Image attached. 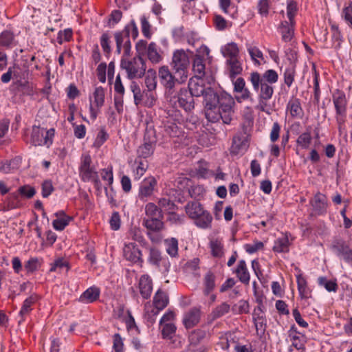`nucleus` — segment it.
<instances>
[{
	"instance_id": "nucleus-36",
	"label": "nucleus",
	"mask_w": 352,
	"mask_h": 352,
	"mask_svg": "<svg viewBox=\"0 0 352 352\" xmlns=\"http://www.w3.org/2000/svg\"><path fill=\"white\" fill-rule=\"evenodd\" d=\"M247 148V143L243 137L236 135L233 138L232 144L231 146V153L234 155H238L245 151Z\"/></svg>"
},
{
	"instance_id": "nucleus-53",
	"label": "nucleus",
	"mask_w": 352,
	"mask_h": 352,
	"mask_svg": "<svg viewBox=\"0 0 352 352\" xmlns=\"http://www.w3.org/2000/svg\"><path fill=\"white\" fill-rule=\"evenodd\" d=\"M109 137V135L106 131L105 128L104 126L101 127L97 134L93 146L97 148H100L108 140Z\"/></svg>"
},
{
	"instance_id": "nucleus-63",
	"label": "nucleus",
	"mask_w": 352,
	"mask_h": 352,
	"mask_svg": "<svg viewBox=\"0 0 352 352\" xmlns=\"http://www.w3.org/2000/svg\"><path fill=\"white\" fill-rule=\"evenodd\" d=\"M41 189L43 197H48L54 190L52 181L49 179L45 180L41 184Z\"/></svg>"
},
{
	"instance_id": "nucleus-34",
	"label": "nucleus",
	"mask_w": 352,
	"mask_h": 352,
	"mask_svg": "<svg viewBox=\"0 0 352 352\" xmlns=\"http://www.w3.org/2000/svg\"><path fill=\"white\" fill-rule=\"evenodd\" d=\"M146 54L148 60L152 63L157 64L162 60V56L160 54V49L154 42H151L148 44Z\"/></svg>"
},
{
	"instance_id": "nucleus-59",
	"label": "nucleus",
	"mask_w": 352,
	"mask_h": 352,
	"mask_svg": "<svg viewBox=\"0 0 352 352\" xmlns=\"http://www.w3.org/2000/svg\"><path fill=\"white\" fill-rule=\"evenodd\" d=\"M110 38L111 36L107 32L103 33L100 36L101 47L103 52L107 54H109L111 52V47L110 45Z\"/></svg>"
},
{
	"instance_id": "nucleus-22",
	"label": "nucleus",
	"mask_w": 352,
	"mask_h": 352,
	"mask_svg": "<svg viewBox=\"0 0 352 352\" xmlns=\"http://www.w3.org/2000/svg\"><path fill=\"white\" fill-rule=\"evenodd\" d=\"M16 44V36L12 31L4 30L0 33V47L10 50Z\"/></svg>"
},
{
	"instance_id": "nucleus-54",
	"label": "nucleus",
	"mask_w": 352,
	"mask_h": 352,
	"mask_svg": "<svg viewBox=\"0 0 352 352\" xmlns=\"http://www.w3.org/2000/svg\"><path fill=\"white\" fill-rule=\"evenodd\" d=\"M157 100V95L155 91L144 90L143 102L146 107H152Z\"/></svg>"
},
{
	"instance_id": "nucleus-55",
	"label": "nucleus",
	"mask_w": 352,
	"mask_h": 352,
	"mask_svg": "<svg viewBox=\"0 0 352 352\" xmlns=\"http://www.w3.org/2000/svg\"><path fill=\"white\" fill-rule=\"evenodd\" d=\"M41 266L40 260L36 257H32L24 264V267L28 273H33Z\"/></svg>"
},
{
	"instance_id": "nucleus-32",
	"label": "nucleus",
	"mask_w": 352,
	"mask_h": 352,
	"mask_svg": "<svg viewBox=\"0 0 352 352\" xmlns=\"http://www.w3.org/2000/svg\"><path fill=\"white\" fill-rule=\"evenodd\" d=\"M226 63L229 72V76L231 79L235 78L243 71L242 64L239 58L226 60Z\"/></svg>"
},
{
	"instance_id": "nucleus-46",
	"label": "nucleus",
	"mask_w": 352,
	"mask_h": 352,
	"mask_svg": "<svg viewBox=\"0 0 352 352\" xmlns=\"http://www.w3.org/2000/svg\"><path fill=\"white\" fill-rule=\"evenodd\" d=\"M209 247L211 250V254L214 257L219 258L223 256V245L220 240L217 239L210 240Z\"/></svg>"
},
{
	"instance_id": "nucleus-15",
	"label": "nucleus",
	"mask_w": 352,
	"mask_h": 352,
	"mask_svg": "<svg viewBox=\"0 0 352 352\" xmlns=\"http://www.w3.org/2000/svg\"><path fill=\"white\" fill-rule=\"evenodd\" d=\"M333 102L336 109V115H346L348 101L345 94L340 90H336L332 96Z\"/></svg>"
},
{
	"instance_id": "nucleus-19",
	"label": "nucleus",
	"mask_w": 352,
	"mask_h": 352,
	"mask_svg": "<svg viewBox=\"0 0 352 352\" xmlns=\"http://www.w3.org/2000/svg\"><path fill=\"white\" fill-rule=\"evenodd\" d=\"M200 318V309L192 307L184 314L183 318L184 325L186 329H191L199 322Z\"/></svg>"
},
{
	"instance_id": "nucleus-5",
	"label": "nucleus",
	"mask_w": 352,
	"mask_h": 352,
	"mask_svg": "<svg viewBox=\"0 0 352 352\" xmlns=\"http://www.w3.org/2000/svg\"><path fill=\"white\" fill-rule=\"evenodd\" d=\"M190 60L184 50H177L173 52L171 67L176 76L179 77L180 83L186 81L188 74Z\"/></svg>"
},
{
	"instance_id": "nucleus-13",
	"label": "nucleus",
	"mask_w": 352,
	"mask_h": 352,
	"mask_svg": "<svg viewBox=\"0 0 352 352\" xmlns=\"http://www.w3.org/2000/svg\"><path fill=\"white\" fill-rule=\"evenodd\" d=\"M188 89V91L194 97H200L202 96L204 102L206 92L208 90L212 89L213 88L206 87L204 80L201 77L193 76L189 80Z\"/></svg>"
},
{
	"instance_id": "nucleus-23",
	"label": "nucleus",
	"mask_w": 352,
	"mask_h": 352,
	"mask_svg": "<svg viewBox=\"0 0 352 352\" xmlns=\"http://www.w3.org/2000/svg\"><path fill=\"white\" fill-rule=\"evenodd\" d=\"M100 295V289L96 286H91L87 288L80 296L79 302L84 304H89L96 301Z\"/></svg>"
},
{
	"instance_id": "nucleus-50",
	"label": "nucleus",
	"mask_w": 352,
	"mask_h": 352,
	"mask_svg": "<svg viewBox=\"0 0 352 352\" xmlns=\"http://www.w3.org/2000/svg\"><path fill=\"white\" fill-rule=\"evenodd\" d=\"M157 203L162 211L164 210L168 213L170 212L172 210H175L177 208V206L175 205V204L169 198H160L158 200Z\"/></svg>"
},
{
	"instance_id": "nucleus-30",
	"label": "nucleus",
	"mask_w": 352,
	"mask_h": 352,
	"mask_svg": "<svg viewBox=\"0 0 352 352\" xmlns=\"http://www.w3.org/2000/svg\"><path fill=\"white\" fill-rule=\"evenodd\" d=\"M221 52L226 60L239 58V50L236 43L231 42L223 46Z\"/></svg>"
},
{
	"instance_id": "nucleus-7",
	"label": "nucleus",
	"mask_w": 352,
	"mask_h": 352,
	"mask_svg": "<svg viewBox=\"0 0 352 352\" xmlns=\"http://www.w3.org/2000/svg\"><path fill=\"white\" fill-rule=\"evenodd\" d=\"M55 130L46 129L39 126H33L30 135V143L34 146H46L49 148L53 143Z\"/></svg>"
},
{
	"instance_id": "nucleus-10",
	"label": "nucleus",
	"mask_w": 352,
	"mask_h": 352,
	"mask_svg": "<svg viewBox=\"0 0 352 352\" xmlns=\"http://www.w3.org/2000/svg\"><path fill=\"white\" fill-rule=\"evenodd\" d=\"M248 80L250 81L253 89H257L261 82H265L268 84H275L278 82V74L276 71L270 69L266 70L263 74H260L258 72H253L250 74Z\"/></svg>"
},
{
	"instance_id": "nucleus-9",
	"label": "nucleus",
	"mask_w": 352,
	"mask_h": 352,
	"mask_svg": "<svg viewBox=\"0 0 352 352\" xmlns=\"http://www.w3.org/2000/svg\"><path fill=\"white\" fill-rule=\"evenodd\" d=\"M159 78L161 85L165 88L166 98L170 94H173V89L176 83H180L179 77L174 76L168 66L164 65L159 68Z\"/></svg>"
},
{
	"instance_id": "nucleus-24",
	"label": "nucleus",
	"mask_w": 352,
	"mask_h": 352,
	"mask_svg": "<svg viewBox=\"0 0 352 352\" xmlns=\"http://www.w3.org/2000/svg\"><path fill=\"white\" fill-rule=\"evenodd\" d=\"M40 297L38 295L32 294L23 301L19 314L21 317L19 323L25 320V317L32 311V306L38 301Z\"/></svg>"
},
{
	"instance_id": "nucleus-8",
	"label": "nucleus",
	"mask_w": 352,
	"mask_h": 352,
	"mask_svg": "<svg viewBox=\"0 0 352 352\" xmlns=\"http://www.w3.org/2000/svg\"><path fill=\"white\" fill-rule=\"evenodd\" d=\"M330 250L338 258L344 260L347 263H352V249L349 242L340 237L334 238L329 246Z\"/></svg>"
},
{
	"instance_id": "nucleus-12",
	"label": "nucleus",
	"mask_w": 352,
	"mask_h": 352,
	"mask_svg": "<svg viewBox=\"0 0 352 352\" xmlns=\"http://www.w3.org/2000/svg\"><path fill=\"white\" fill-rule=\"evenodd\" d=\"M258 93V108L261 111H265L267 102L272 98L274 92L273 85L261 82L257 89H253Z\"/></svg>"
},
{
	"instance_id": "nucleus-47",
	"label": "nucleus",
	"mask_w": 352,
	"mask_h": 352,
	"mask_svg": "<svg viewBox=\"0 0 352 352\" xmlns=\"http://www.w3.org/2000/svg\"><path fill=\"white\" fill-rule=\"evenodd\" d=\"M135 162L138 165L135 169L134 170V179L138 180L145 173L148 168V164L146 160H143L139 158H137Z\"/></svg>"
},
{
	"instance_id": "nucleus-18",
	"label": "nucleus",
	"mask_w": 352,
	"mask_h": 352,
	"mask_svg": "<svg viewBox=\"0 0 352 352\" xmlns=\"http://www.w3.org/2000/svg\"><path fill=\"white\" fill-rule=\"evenodd\" d=\"M138 288L140 295L144 299H148L153 291V280L148 274L140 276L138 282Z\"/></svg>"
},
{
	"instance_id": "nucleus-39",
	"label": "nucleus",
	"mask_w": 352,
	"mask_h": 352,
	"mask_svg": "<svg viewBox=\"0 0 352 352\" xmlns=\"http://www.w3.org/2000/svg\"><path fill=\"white\" fill-rule=\"evenodd\" d=\"M289 239L287 236H283L277 239L274 241L273 246V250L278 253L287 252H289Z\"/></svg>"
},
{
	"instance_id": "nucleus-29",
	"label": "nucleus",
	"mask_w": 352,
	"mask_h": 352,
	"mask_svg": "<svg viewBox=\"0 0 352 352\" xmlns=\"http://www.w3.org/2000/svg\"><path fill=\"white\" fill-rule=\"evenodd\" d=\"M144 144L139 146L137 150L138 158H147L153 153L155 140H146V135L144 138Z\"/></svg>"
},
{
	"instance_id": "nucleus-11",
	"label": "nucleus",
	"mask_w": 352,
	"mask_h": 352,
	"mask_svg": "<svg viewBox=\"0 0 352 352\" xmlns=\"http://www.w3.org/2000/svg\"><path fill=\"white\" fill-rule=\"evenodd\" d=\"M157 185V179L153 177L149 176L144 178L140 183L138 197L139 199L145 202L153 195Z\"/></svg>"
},
{
	"instance_id": "nucleus-40",
	"label": "nucleus",
	"mask_w": 352,
	"mask_h": 352,
	"mask_svg": "<svg viewBox=\"0 0 352 352\" xmlns=\"http://www.w3.org/2000/svg\"><path fill=\"white\" fill-rule=\"evenodd\" d=\"M145 214L148 217V218L163 217L162 210L160 208L159 206H157V205L152 202H149L146 204Z\"/></svg>"
},
{
	"instance_id": "nucleus-52",
	"label": "nucleus",
	"mask_w": 352,
	"mask_h": 352,
	"mask_svg": "<svg viewBox=\"0 0 352 352\" xmlns=\"http://www.w3.org/2000/svg\"><path fill=\"white\" fill-rule=\"evenodd\" d=\"M176 326L171 322L162 324V335L164 339H171L176 332Z\"/></svg>"
},
{
	"instance_id": "nucleus-38",
	"label": "nucleus",
	"mask_w": 352,
	"mask_h": 352,
	"mask_svg": "<svg viewBox=\"0 0 352 352\" xmlns=\"http://www.w3.org/2000/svg\"><path fill=\"white\" fill-rule=\"evenodd\" d=\"M166 252L171 257L178 256V241L176 238L172 237L164 240Z\"/></svg>"
},
{
	"instance_id": "nucleus-20",
	"label": "nucleus",
	"mask_w": 352,
	"mask_h": 352,
	"mask_svg": "<svg viewBox=\"0 0 352 352\" xmlns=\"http://www.w3.org/2000/svg\"><path fill=\"white\" fill-rule=\"evenodd\" d=\"M286 111L293 118H302L304 115L300 99L294 97L288 101Z\"/></svg>"
},
{
	"instance_id": "nucleus-26",
	"label": "nucleus",
	"mask_w": 352,
	"mask_h": 352,
	"mask_svg": "<svg viewBox=\"0 0 352 352\" xmlns=\"http://www.w3.org/2000/svg\"><path fill=\"white\" fill-rule=\"evenodd\" d=\"M313 210L317 214H324L327 210V197L324 195L318 192L315 195L314 199L311 201Z\"/></svg>"
},
{
	"instance_id": "nucleus-6",
	"label": "nucleus",
	"mask_w": 352,
	"mask_h": 352,
	"mask_svg": "<svg viewBox=\"0 0 352 352\" xmlns=\"http://www.w3.org/2000/svg\"><path fill=\"white\" fill-rule=\"evenodd\" d=\"M79 176L85 182H93L99 186L100 181L96 167L92 165V160L89 154H83L80 157Z\"/></svg>"
},
{
	"instance_id": "nucleus-62",
	"label": "nucleus",
	"mask_w": 352,
	"mask_h": 352,
	"mask_svg": "<svg viewBox=\"0 0 352 352\" xmlns=\"http://www.w3.org/2000/svg\"><path fill=\"white\" fill-rule=\"evenodd\" d=\"M257 8L258 14L263 17H266L269 14L270 0H259Z\"/></svg>"
},
{
	"instance_id": "nucleus-33",
	"label": "nucleus",
	"mask_w": 352,
	"mask_h": 352,
	"mask_svg": "<svg viewBox=\"0 0 352 352\" xmlns=\"http://www.w3.org/2000/svg\"><path fill=\"white\" fill-rule=\"evenodd\" d=\"M216 276L211 272H208L203 278V293L204 296H209L216 287Z\"/></svg>"
},
{
	"instance_id": "nucleus-64",
	"label": "nucleus",
	"mask_w": 352,
	"mask_h": 352,
	"mask_svg": "<svg viewBox=\"0 0 352 352\" xmlns=\"http://www.w3.org/2000/svg\"><path fill=\"white\" fill-rule=\"evenodd\" d=\"M141 21V30L143 35L147 38H150L151 37V25L149 22L148 21L146 17L145 16H142L140 18Z\"/></svg>"
},
{
	"instance_id": "nucleus-48",
	"label": "nucleus",
	"mask_w": 352,
	"mask_h": 352,
	"mask_svg": "<svg viewBox=\"0 0 352 352\" xmlns=\"http://www.w3.org/2000/svg\"><path fill=\"white\" fill-rule=\"evenodd\" d=\"M318 283L320 286L324 287L329 292H334L338 290V285L336 281L328 280L324 276H320L318 278Z\"/></svg>"
},
{
	"instance_id": "nucleus-1",
	"label": "nucleus",
	"mask_w": 352,
	"mask_h": 352,
	"mask_svg": "<svg viewBox=\"0 0 352 352\" xmlns=\"http://www.w3.org/2000/svg\"><path fill=\"white\" fill-rule=\"evenodd\" d=\"M206 118L211 122L222 120L229 124L234 113V100L224 91L209 89L205 96L204 102Z\"/></svg>"
},
{
	"instance_id": "nucleus-2",
	"label": "nucleus",
	"mask_w": 352,
	"mask_h": 352,
	"mask_svg": "<svg viewBox=\"0 0 352 352\" xmlns=\"http://www.w3.org/2000/svg\"><path fill=\"white\" fill-rule=\"evenodd\" d=\"M168 104L175 109L174 120H179L181 114L177 108H182L186 112H190L195 109L194 96L186 88H182L177 94H170L166 97Z\"/></svg>"
},
{
	"instance_id": "nucleus-4",
	"label": "nucleus",
	"mask_w": 352,
	"mask_h": 352,
	"mask_svg": "<svg viewBox=\"0 0 352 352\" xmlns=\"http://www.w3.org/2000/svg\"><path fill=\"white\" fill-rule=\"evenodd\" d=\"M120 67L124 69L129 79L141 78L146 70L145 60L141 56H135L131 59L122 58Z\"/></svg>"
},
{
	"instance_id": "nucleus-57",
	"label": "nucleus",
	"mask_w": 352,
	"mask_h": 352,
	"mask_svg": "<svg viewBox=\"0 0 352 352\" xmlns=\"http://www.w3.org/2000/svg\"><path fill=\"white\" fill-rule=\"evenodd\" d=\"M127 34L126 31L122 30L115 33V39L116 43V52L120 54L123 47V45L126 38Z\"/></svg>"
},
{
	"instance_id": "nucleus-56",
	"label": "nucleus",
	"mask_w": 352,
	"mask_h": 352,
	"mask_svg": "<svg viewBox=\"0 0 352 352\" xmlns=\"http://www.w3.org/2000/svg\"><path fill=\"white\" fill-rule=\"evenodd\" d=\"M94 103L98 108L103 106L104 102V90L102 87H98L95 89L94 92Z\"/></svg>"
},
{
	"instance_id": "nucleus-49",
	"label": "nucleus",
	"mask_w": 352,
	"mask_h": 352,
	"mask_svg": "<svg viewBox=\"0 0 352 352\" xmlns=\"http://www.w3.org/2000/svg\"><path fill=\"white\" fill-rule=\"evenodd\" d=\"M165 259L162 258L161 252L157 248H153L150 249L148 262L153 265L159 267L160 263Z\"/></svg>"
},
{
	"instance_id": "nucleus-25",
	"label": "nucleus",
	"mask_w": 352,
	"mask_h": 352,
	"mask_svg": "<svg viewBox=\"0 0 352 352\" xmlns=\"http://www.w3.org/2000/svg\"><path fill=\"white\" fill-rule=\"evenodd\" d=\"M54 214L56 219L53 221L52 226L56 230H63L69 225V222L73 220V217L67 215L64 210H59Z\"/></svg>"
},
{
	"instance_id": "nucleus-3",
	"label": "nucleus",
	"mask_w": 352,
	"mask_h": 352,
	"mask_svg": "<svg viewBox=\"0 0 352 352\" xmlns=\"http://www.w3.org/2000/svg\"><path fill=\"white\" fill-rule=\"evenodd\" d=\"M185 211L197 228L204 230L211 228L212 216L199 202H188L185 206Z\"/></svg>"
},
{
	"instance_id": "nucleus-60",
	"label": "nucleus",
	"mask_w": 352,
	"mask_h": 352,
	"mask_svg": "<svg viewBox=\"0 0 352 352\" xmlns=\"http://www.w3.org/2000/svg\"><path fill=\"white\" fill-rule=\"evenodd\" d=\"M253 322H254L257 334L259 335L260 336H262L263 335H264L265 332L266 331V328H267L266 317L263 316V318H261L260 320H253Z\"/></svg>"
},
{
	"instance_id": "nucleus-51",
	"label": "nucleus",
	"mask_w": 352,
	"mask_h": 352,
	"mask_svg": "<svg viewBox=\"0 0 352 352\" xmlns=\"http://www.w3.org/2000/svg\"><path fill=\"white\" fill-rule=\"evenodd\" d=\"M311 142V135L309 131L300 134L296 140V144L303 149L309 148Z\"/></svg>"
},
{
	"instance_id": "nucleus-41",
	"label": "nucleus",
	"mask_w": 352,
	"mask_h": 352,
	"mask_svg": "<svg viewBox=\"0 0 352 352\" xmlns=\"http://www.w3.org/2000/svg\"><path fill=\"white\" fill-rule=\"evenodd\" d=\"M230 306L227 302H222L217 306L210 314L212 320H216L223 316L230 311Z\"/></svg>"
},
{
	"instance_id": "nucleus-16",
	"label": "nucleus",
	"mask_w": 352,
	"mask_h": 352,
	"mask_svg": "<svg viewBox=\"0 0 352 352\" xmlns=\"http://www.w3.org/2000/svg\"><path fill=\"white\" fill-rule=\"evenodd\" d=\"M124 256L132 263H142V252L134 243H126L123 248Z\"/></svg>"
},
{
	"instance_id": "nucleus-44",
	"label": "nucleus",
	"mask_w": 352,
	"mask_h": 352,
	"mask_svg": "<svg viewBox=\"0 0 352 352\" xmlns=\"http://www.w3.org/2000/svg\"><path fill=\"white\" fill-rule=\"evenodd\" d=\"M296 76L295 65L290 64L285 69L283 78L285 84L289 88L294 81Z\"/></svg>"
},
{
	"instance_id": "nucleus-43",
	"label": "nucleus",
	"mask_w": 352,
	"mask_h": 352,
	"mask_svg": "<svg viewBox=\"0 0 352 352\" xmlns=\"http://www.w3.org/2000/svg\"><path fill=\"white\" fill-rule=\"evenodd\" d=\"M341 18L347 24L349 28L352 30V2L349 1L345 3L342 12Z\"/></svg>"
},
{
	"instance_id": "nucleus-14",
	"label": "nucleus",
	"mask_w": 352,
	"mask_h": 352,
	"mask_svg": "<svg viewBox=\"0 0 352 352\" xmlns=\"http://www.w3.org/2000/svg\"><path fill=\"white\" fill-rule=\"evenodd\" d=\"M18 194L25 198L30 199L35 195L36 190L30 185L20 186L18 189V192L11 193L9 196L10 201L8 202V206L10 208H15L19 206Z\"/></svg>"
},
{
	"instance_id": "nucleus-28",
	"label": "nucleus",
	"mask_w": 352,
	"mask_h": 352,
	"mask_svg": "<svg viewBox=\"0 0 352 352\" xmlns=\"http://www.w3.org/2000/svg\"><path fill=\"white\" fill-rule=\"evenodd\" d=\"M295 25L287 21H282L279 25L278 30L284 42H289L294 37Z\"/></svg>"
},
{
	"instance_id": "nucleus-37",
	"label": "nucleus",
	"mask_w": 352,
	"mask_h": 352,
	"mask_svg": "<svg viewBox=\"0 0 352 352\" xmlns=\"http://www.w3.org/2000/svg\"><path fill=\"white\" fill-rule=\"evenodd\" d=\"M298 290L301 298H308L310 294V290L307 287V283L302 275L296 276Z\"/></svg>"
},
{
	"instance_id": "nucleus-58",
	"label": "nucleus",
	"mask_w": 352,
	"mask_h": 352,
	"mask_svg": "<svg viewBox=\"0 0 352 352\" xmlns=\"http://www.w3.org/2000/svg\"><path fill=\"white\" fill-rule=\"evenodd\" d=\"M292 346L297 350H305V339L303 335H291L289 337Z\"/></svg>"
},
{
	"instance_id": "nucleus-45",
	"label": "nucleus",
	"mask_w": 352,
	"mask_h": 352,
	"mask_svg": "<svg viewBox=\"0 0 352 352\" xmlns=\"http://www.w3.org/2000/svg\"><path fill=\"white\" fill-rule=\"evenodd\" d=\"M129 88L133 95L134 103L137 106L139 105L144 100V91H141L140 86L135 81L131 82Z\"/></svg>"
},
{
	"instance_id": "nucleus-35",
	"label": "nucleus",
	"mask_w": 352,
	"mask_h": 352,
	"mask_svg": "<svg viewBox=\"0 0 352 352\" xmlns=\"http://www.w3.org/2000/svg\"><path fill=\"white\" fill-rule=\"evenodd\" d=\"M144 84L146 89L155 91L157 87V74L153 69H149L145 73Z\"/></svg>"
},
{
	"instance_id": "nucleus-31",
	"label": "nucleus",
	"mask_w": 352,
	"mask_h": 352,
	"mask_svg": "<svg viewBox=\"0 0 352 352\" xmlns=\"http://www.w3.org/2000/svg\"><path fill=\"white\" fill-rule=\"evenodd\" d=\"M205 58L199 53L195 55L192 61V71L195 76L203 77L205 75Z\"/></svg>"
},
{
	"instance_id": "nucleus-61",
	"label": "nucleus",
	"mask_w": 352,
	"mask_h": 352,
	"mask_svg": "<svg viewBox=\"0 0 352 352\" xmlns=\"http://www.w3.org/2000/svg\"><path fill=\"white\" fill-rule=\"evenodd\" d=\"M263 247V243L258 241H255L253 243H247L244 245V249L250 254H252L257 251L262 250Z\"/></svg>"
},
{
	"instance_id": "nucleus-21",
	"label": "nucleus",
	"mask_w": 352,
	"mask_h": 352,
	"mask_svg": "<svg viewBox=\"0 0 352 352\" xmlns=\"http://www.w3.org/2000/svg\"><path fill=\"white\" fill-rule=\"evenodd\" d=\"M233 272L236 274V277L241 283L244 285H249L250 280V274L245 260H240L237 263L236 267Z\"/></svg>"
},
{
	"instance_id": "nucleus-17",
	"label": "nucleus",
	"mask_w": 352,
	"mask_h": 352,
	"mask_svg": "<svg viewBox=\"0 0 352 352\" xmlns=\"http://www.w3.org/2000/svg\"><path fill=\"white\" fill-rule=\"evenodd\" d=\"M168 296L166 292L159 289L153 297V306L155 309L152 310L153 316H157L159 312L163 310L168 304Z\"/></svg>"
},
{
	"instance_id": "nucleus-27",
	"label": "nucleus",
	"mask_w": 352,
	"mask_h": 352,
	"mask_svg": "<svg viewBox=\"0 0 352 352\" xmlns=\"http://www.w3.org/2000/svg\"><path fill=\"white\" fill-rule=\"evenodd\" d=\"M162 218H147L143 220V226H144L148 230V235L149 238L153 241L151 236V232H160L164 228V223L162 221Z\"/></svg>"
},
{
	"instance_id": "nucleus-42",
	"label": "nucleus",
	"mask_w": 352,
	"mask_h": 352,
	"mask_svg": "<svg viewBox=\"0 0 352 352\" xmlns=\"http://www.w3.org/2000/svg\"><path fill=\"white\" fill-rule=\"evenodd\" d=\"M287 16L289 19L288 21H290L292 24L296 23L295 16H296L298 7L296 1L294 0H287Z\"/></svg>"
}]
</instances>
